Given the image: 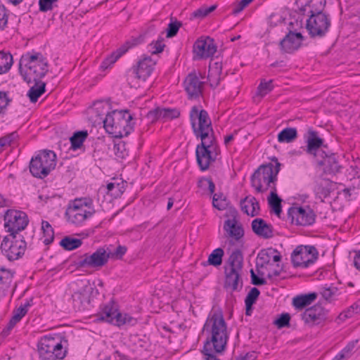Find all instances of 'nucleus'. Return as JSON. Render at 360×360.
Masks as SVG:
<instances>
[{
  "instance_id": "f257e3e1",
  "label": "nucleus",
  "mask_w": 360,
  "mask_h": 360,
  "mask_svg": "<svg viewBox=\"0 0 360 360\" xmlns=\"http://www.w3.org/2000/svg\"><path fill=\"white\" fill-rule=\"evenodd\" d=\"M271 160L275 162V165L271 162L260 165L252 174L250 181L252 186L257 193H263L270 189L269 205L272 211L277 216H280L282 212V200L277 194L276 181L281 164L276 157H273Z\"/></svg>"
},
{
  "instance_id": "f03ea898",
  "label": "nucleus",
  "mask_w": 360,
  "mask_h": 360,
  "mask_svg": "<svg viewBox=\"0 0 360 360\" xmlns=\"http://www.w3.org/2000/svg\"><path fill=\"white\" fill-rule=\"evenodd\" d=\"M203 330L207 333L202 353L205 360H220L217 355L226 350L229 334L227 325L221 311H214L206 321Z\"/></svg>"
},
{
  "instance_id": "7ed1b4c3",
  "label": "nucleus",
  "mask_w": 360,
  "mask_h": 360,
  "mask_svg": "<svg viewBox=\"0 0 360 360\" xmlns=\"http://www.w3.org/2000/svg\"><path fill=\"white\" fill-rule=\"evenodd\" d=\"M19 72L27 84L41 80L49 71L46 58L39 52H27L19 61Z\"/></svg>"
},
{
  "instance_id": "20e7f679",
  "label": "nucleus",
  "mask_w": 360,
  "mask_h": 360,
  "mask_svg": "<svg viewBox=\"0 0 360 360\" xmlns=\"http://www.w3.org/2000/svg\"><path fill=\"white\" fill-rule=\"evenodd\" d=\"M134 115L127 109L115 110L105 117L104 128L115 138H122L131 134L134 129Z\"/></svg>"
},
{
  "instance_id": "39448f33",
  "label": "nucleus",
  "mask_w": 360,
  "mask_h": 360,
  "mask_svg": "<svg viewBox=\"0 0 360 360\" xmlns=\"http://www.w3.org/2000/svg\"><path fill=\"white\" fill-rule=\"evenodd\" d=\"M228 266L224 267V288L226 291L240 292L243 285L241 271L243 267V255L240 250H234L227 260Z\"/></svg>"
},
{
  "instance_id": "423d86ee",
  "label": "nucleus",
  "mask_w": 360,
  "mask_h": 360,
  "mask_svg": "<svg viewBox=\"0 0 360 360\" xmlns=\"http://www.w3.org/2000/svg\"><path fill=\"white\" fill-rule=\"evenodd\" d=\"M37 352L40 360H63L68 349L59 337L45 335L37 342Z\"/></svg>"
},
{
  "instance_id": "0eeeda50",
  "label": "nucleus",
  "mask_w": 360,
  "mask_h": 360,
  "mask_svg": "<svg viewBox=\"0 0 360 360\" xmlns=\"http://www.w3.org/2000/svg\"><path fill=\"white\" fill-rule=\"evenodd\" d=\"M56 155L53 150L39 151L30 162V172L36 178L43 179L55 169Z\"/></svg>"
},
{
  "instance_id": "6e6552de",
  "label": "nucleus",
  "mask_w": 360,
  "mask_h": 360,
  "mask_svg": "<svg viewBox=\"0 0 360 360\" xmlns=\"http://www.w3.org/2000/svg\"><path fill=\"white\" fill-rule=\"evenodd\" d=\"M97 321H105L118 327L124 324L134 326L137 322L131 315L120 312L118 305L113 300L101 305L100 311L97 314Z\"/></svg>"
},
{
  "instance_id": "1a4fd4ad",
  "label": "nucleus",
  "mask_w": 360,
  "mask_h": 360,
  "mask_svg": "<svg viewBox=\"0 0 360 360\" xmlns=\"http://www.w3.org/2000/svg\"><path fill=\"white\" fill-rule=\"evenodd\" d=\"M27 243L22 235L6 236L1 243L2 254L9 261H15L22 257Z\"/></svg>"
},
{
  "instance_id": "9d476101",
  "label": "nucleus",
  "mask_w": 360,
  "mask_h": 360,
  "mask_svg": "<svg viewBox=\"0 0 360 360\" xmlns=\"http://www.w3.org/2000/svg\"><path fill=\"white\" fill-rule=\"evenodd\" d=\"M319 252L313 245H298L291 254V262L295 268H307L318 259Z\"/></svg>"
},
{
  "instance_id": "9b49d317",
  "label": "nucleus",
  "mask_w": 360,
  "mask_h": 360,
  "mask_svg": "<svg viewBox=\"0 0 360 360\" xmlns=\"http://www.w3.org/2000/svg\"><path fill=\"white\" fill-rule=\"evenodd\" d=\"M331 25L330 18L326 13L311 14L307 20L306 28L311 38L324 37Z\"/></svg>"
},
{
  "instance_id": "f8f14e48",
  "label": "nucleus",
  "mask_w": 360,
  "mask_h": 360,
  "mask_svg": "<svg viewBox=\"0 0 360 360\" xmlns=\"http://www.w3.org/2000/svg\"><path fill=\"white\" fill-rule=\"evenodd\" d=\"M4 220V229L8 235H20L19 232L24 230L29 223L27 214L16 210H7Z\"/></svg>"
},
{
  "instance_id": "ddd939ff",
  "label": "nucleus",
  "mask_w": 360,
  "mask_h": 360,
  "mask_svg": "<svg viewBox=\"0 0 360 360\" xmlns=\"http://www.w3.org/2000/svg\"><path fill=\"white\" fill-rule=\"evenodd\" d=\"M109 259L107 250L104 247H100L92 254H84L76 263V266L77 268L99 269L108 262Z\"/></svg>"
},
{
  "instance_id": "4468645a",
  "label": "nucleus",
  "mask_w": 360,
  "mask_h": 360,
  "mask_svg": "<svg viewBox=\"0 0 360 360\" xmlns=\"http://www.w3.org/2000/svg\"><path fill=\"white\" fill-rule=\"evenodd\" d=\"M204 79L205 77L200 72L195 70H193L187 75L184 81V87L188 99H197L202 95L205 86Z\"/></svg>"
},
{
  "instance_id": "2eb2a0df",
  "label": "nucleus",
  "mask_w": 360,
  "mask_h": 360,
  "mask_svg": "<svg viewBox=\"0 0 360 360\" xmlns=\"http://www.w3.org/2000/svg\"><path fill=\"white\" fill-rule=\"evenodd\" d=\"M317 167L322 168L326 174L335 175L341 172L342 167L338 161V155L328 150L323 155H318V158L313 160Z\"/></svg>"
},
{
  "instance_id": "dca6fc26",
  "label": "nucleus",
  "mask_w": 360,
  "mask_h": 360,
  "mask_svg": "<svg viewBox=\"0 0 360 360\" xmlns=\"http://www.w3.org/2000/svg\"><path fill=\"white\" fill-rule=\"evenodd\" d=\"M316 214L309 207H291L288 211V218L292 224L298 226H310L316 220Z\"/></svg>"
},
{
  "instance_id": "f3484780",
  "label": "nucleus",
  "mask_w": 360,
  "mask_h": 360,
  "mask_svg": "<svg viewBox=\"0 0 360 360\" xmlns=\"http://www.w3.org/2000/svg\"><path fill=\"white\" fill-rule=\"evenodd\" d=\"M304 137L307 143L305 151L313 157V160L318 158V155H323L328 149V146L323 143V139L320 138L318 132L312 128H309Z\"/></svg>"
},
{
  "instance_id": "a211bd4d",
  "label": "nucleus",
  "mask_w": 360,
  "mask_h": 360,
  "mask_svg": "<svg viewBox=\"0 0 360 360\" xmlns=\"http://www.w3.org/2000/svg\"><path fill=\"white\" fill-rule=\"evenodd\" d=\"M217 51V46L212 38L207 37L198 39L193 46V60L212 57Z\"/></svg>"
},
{
  "instance_id": "6ab92c4d",
  "label": "nucleus",
  "mask_w": 360,
  "mask_h": 360,
  "mask_svg": "<svg viewBox=\"0 0 360 360\" xmlns=\"http://www.w3.org/2000/svg\"><path fill=\"white\" fill-rule=\"evenodd\" d=\"M156 62L150 56H143L129 70L130 77L145 82L154 70Z\"/></svg>"
},
{
  "instance_id": "aec40b11",
  "label": "nucleus",
  "mask_w": 360,
  "mask_h": 360,
  "mask_svg": "<svg viewBox=\"0 0 360 360\" xmlns=\"http://www.w3.org/2000/svg\"><path fill=\"white\" fill-rule=\"evenodd\" d=\"M110 105L103 101H96L89 110V120L95 127L103 124L105 126V117L110 115Z\"/></svg>"
},
{
  "instance_id": "412c9836",
  "label": "nucleus",
  "mask_w": 360,
  "mask_h": 360,
  "mask_svg": "<svg viewBox=\"0 0 360 360\" xmlns=\"http://www.w3.org/2000/svg\"><path fill=\"white\" fill-rule=\"evenodd\" d=\"M328 311L321 305L316 304L305 309L302 314V319L305 323L316 326L323 323L327 319Z\"/></svg>"
},
{
  "instance_id": "4be33fe9",
  "label": "nucleus",
  "mask_w": 360,
  "mask_h": 360,
  "mask_svg": "<svg viewBox=\"0 0 360 360\" xmlns=\"http://www.w3.org/2000/svg\"><path fill=\"white\" fill-rule=\"evenodd\" d=\"M141 41V37H132L126 41L120 48L108 56L101 64V68L107 69L114 64L122 56L126 53L129 49L139 44Z\"/></svg>"
},
{
  "instance_id": "5701e85b",
  "label": "nucleus",
  "mask_w": 360,
  "mask_h": 360,
  "mask_svg": "<svg viewBox=\"0 0 360 360\" xmlns=\"http://www.w3.org/2000/svg\"><path fill=\"white\" fill-rule=\"evenodd\" d=\"M304 40V37L300 32L289 31L285 37L280 41L279 45L282 51L292 53L298 50Z\"/></svg>"
},
{
  "instance_id": "b1692460",
  "label": "nucleus",
  "mask_w": 360,
  "mask_h": 360,
  "mask_svg": "<svg viewBox=\"0 0 360 360\" xmlns=\"http://www.w3.org/2000/svg\"><path fill=\"white\" fill-rule=\"evenodd\" d=\"M326 0H296L295 4L302 15L323 13Z\"/></svg>"
},
{
  "instance_id": "393cba45",
  "label": "nucleus",
  "mask_w": 360,
  "mask_h": 360,
  "mask_svg": "<svg viewBox=\"0 0 360 360\" xmlns=\"http://www.w3.org/2000/svg\"><path fill=\"white\" fill-rule=\"evenodd\" d=\"M200 106L193 105L189 113V119L191 124V128H197L198 127H209L212 124L211 120L209 117L208 112L201 109Z\"/></svg>"
},
{
  "instance_id": "a878e982",
  "label": "nucleus",
  "mask_w": 360,
  "mask_h": 360,
  "mask_svg": "<svg viewBox=\"0 0 360 360\" xmlns=\"http://www.w3.org/2000/svg\"><path fill=\"white\" fill-rule=\"evenodd\" d=\"M180 110L177 108L158 107L150 110L147 114V117L153 122L160 119L166 120L176 119L180 116Z\"/></svg>"
},
{
  "instance_id": "bb28decb",
  "label": "nucleus",
  "mask_w": 360,
  "mask_h": 360,
  "mask_svg": "<svg viewBox=\"0 0 360 360\" xmlns=\"http://www.w3.org/2000/svg\"><path fill=\"white\" fill-rule=\"evenodd\" d=\"M213 152L214 150L206 148L204 145L202 146L196 147V160L202 171L207 170L210 163L215 161L216 158L212 156Z\"/></svg>"
},
{
  "instance_id": "cd10ccee",
  "label": "nucleus",
  "mask_w": 360,
  "mask_h": 360,
  "mask_svg": "<svg viewBox=\"0 0 360 360\" xmlns=\"http://www.w3.org/2000/svg\"><path fill=\"white\" fill-rule=\"evenodd\" d=\"M252 229L257 236L263 238H271L274 236L273 226L262 218H256L252 221Z\"/></svg>"
},
{
  "instance_id": "c85d7f7f",
  "label": "nucleus",
  "mask_w": 360,
  "mask_h": 360,
  "mask_svg": "<svg viewBox=\"0 0 360 360\" xmlns=\"http://www.w3.org/2000/svg\"><path fill=\"white\" fill-rule=\"evenodd\" d=\"M95 210L94 208L86 210H76V209H67L65 215L68 217V221L74 224H80L84 222L87 218L91 217Z\"/></svg>"
},
{
  "instance_id": "c756f323",
  "label": "nucleus",
  "mask_w": 360,
  "mask_h": 360,
  "mask_svg": "<svg viewBox=\"0 0 360 360\" xmlns=\"http://www.w3.org/2000/svg\"><path fill=\"white\" fill-rule=\"evenodd\" d=\"M224 229L229 237L238 241L244 236V230L236 218L227 219L224 221Z\"/></svg>"
},
{
  "instance_id": "7c9ffc66",
  "label": "nucleus",
  "mask_w": 360,
  "mask_h": 360,
  "mask_svg": "<svg viewBox=\"0 0 360 360\" xmlns=\"http://www.w3.org/2000/svg\"><path fill=\"white\" fill-rule=\"evenodd\" d=\"M317 297L316 292L300 295L292 299V305L297 309H302L311 304Z\"/></svg>"
},
{
  "instance_id": "2f4dec72",
  "label": "nucleus",
  "mask_w": 360,
  "mask_h": 360,
  "mask_svg": "<svg viewBox=\"0 0 360 360\" xmlns=\"http://www.w3.org/2000/svg\"><path fill=\"white\" fill-rule=\"evenodd\" d=\"M73 305L77 310H84L89 304L90 300L86 292L77 291L72 295Z\"/></svg>"
},
{
  "instance_id": "473e14b6",
  "label": "nucleus",
  "mask_w": 360,
  "mask_h": 360,
  "mask_svg": "<svg viewBox=\"0 0 360 360\" xmlns=\"http://www.w3.org/2000/svg\"><path fill=\"white\" fill-rule=\"evenodd\" d=\"M34 85L32 86L27 91V96L30 98V102L36 103L39 98L44 94L46 91V83L41 80L34 82Z\"/></svg>"
},
{
  "instance_id": "72a5a7b5",
  "label": "nucleus",
  "mask_w": 360,
  "mask_h": 360,
  "mask_svg": "<svg viewBox=\"0 0 360 360\" xmlns=\"http://www.w3.org/2000/svg\"><path fill=\"white\" fill-rule=\"evenodd\" d=\"M222 72L221 63L216 62L213 64L212 67H210L208 79L210 82V86L212 88H216L219 84L221 77L220 75Z\"/></svg>"
},
{
  "instance_id": "f704fd0d",
  "label": "nucleus",
  "mask_w": 360,
  "mask_h": 360,
  "mask_svg": "<svg viewBox=\"0 0 360 360\" xmlns=\"http://www.w3.org/2000/svg\"><path fill=\"white\" fill-rule=\"evenodd\" d=\"M224 255V251L221 248H216L210 253L207 260L202 262V264L204 266L211 265L215 267H218L222 264Z\"/></svg>"
},
{
  "instance_id": "c9c22d12",
  "label": "nucleus",
  "mask_w": 360,
  "mask_h": 360,
  "mask_svg": "<svg viewBox=\"0 0 360 360\" xmlns=\"http://www.w3.org/2000/svg\"><path fill=\"white\" fill-rule=\"evenodd\" d=\"M275 252H276V250L274 248L262 250L257 257V269L264 268L266 265L269 264L271 260V256H273V254Z\"/></svg>"
},
{
  "instance_id": "e433bc0d",
  "label": "nucleus",
  "mask_w": 360,
  "mask_h": 360,
  "mask_svg": "<svg viewBox=\"0 0 360 360\" xmlns=\"http://www.w3.org/2000/svg\"><path fill=\"white\" fill-rule=\"evenodd\" d=\"M88 137V132L86 130L77 131L73 133L72 136L70 138V149L76 150L81 148L83 143Z\"/></svg>"
},
{
  "instance_id": "4c0bfd02",
  "label": "nucleus",
  "mask_w": 360,
  "mask_h": 360,
  "mask_svg": "<svg viewBox=\"0 0 360 360\" xmlns=\"http://www.w3.org/2000/svg\"><path fill=\"white\" fill-rule=\"evenodd\" d=\"M298 136L296 128L287 127L281 130L277 136L278 141L280 143H291Z\"/></svg>"
},
{
  "instance_id": "58836bf2",
  "label": "nucleus",
  "mask_w": 360,
  "mask_h": 360,
  "mask_svg": "<svg viewBox=\"0 0 360 360\" xmlns=\"http://www.w3.org/2000/svg\"><path fill=\"white\" fill-rule=\"evenodd\" d=\"M59 245L65 250L71 251L79 248L82 245V240L79 238L67 236L60 241Z\"/></svg>"
},
{
  "instance_id": "ea45409f",
  "label": "nucleus",
  "mask_w": 360,
  "mask_h": 360,
  "mask_svg": "<svg viewBox=\"0 0 360 360\" xmlns=\"http://www.w3.org/2000/svg\"><path fill=\"white\" fill-rule=\"evenodd\" d=\"M26 314V310L23 308L18 307L17 309L14 310L13 316L11 317L6 328L3 330L2 333L5 335L8 334L16 323H18Z\"/></svg>"
},
{
  "instance_id": "a19ab883",
  "label": "nucleus",
  "mask_w": 360,
  "mask_h": 360,
  "mask_svg": "<svg viewBox=\"0 0 360 360\" xmlns=\"http://www.w3.org/2000/svg\"><path fill=\"white\" fill-rule=\"evenodd\" d=\"M126 183L123 181L118 183L110 182L106 186L108 193L115 198L122 195L125 190Z\"/></svg>"
},
{
  "instance_id": "79ce46f5",
  "label": "nucleus",
  "mask_w": 360,
  "mask_h": 360,
  "mask_svg": "<svg viewBox=\"0 0 360 360\" xmlns=\"http://www.w3.org/2000/svg\"><path fill=\"white\" fill-rule=\"evenodd\" d=\"M13 63V56L9 52L0 51V75L7 72Z\"/></svg>"
},
{
  "instance_id": "37998d69",
  "label": "nucleus",
  "mask_w": 360,
  "mask_h": 360,
  "mask_svg": "<svg viewBox=\"0 0 360 360\" xmlns=\"http://www.w3.org/2000/svg\"><path fill=\"white\" fill-rule=\"evenodd\" d=\"M207 127H198L197 128L192 129L193 134L197 138H200L201 139V143L198 144L197 146H205V139H207L209 136H210V132H213V129L212 124L209 125L207 129Z\"/></svg>"
},
{
  "instance_id": "c03bdc74",
  "label": "nucleus",
  "mask_w": 360,
  "mask_h": 360,
  "mask_svg": "<svg viewBox=\"0 0 360 360\" xmlns=\"http://www.w3.org/2000/svg\"><path fill=\"white\" fill-rule=\"evenodd\" d=\"M84 207L94 208L93 200L89 198H77L70 203L68 209L84 210Z\"/></svg>"
},
{
  "instance_id": "a18cd8bd",
  "label": "nucleus",
  "mask_w": 360,
  "mask_h": 360,
  "mask_svg": "<svg viewBox=\"0 0 360 360\" xmlns=\"http://www.w3.org/2000/svg\"><path fill=\"white\" fill-rule=\"evenodd\" d=\"M216 4L210 6H202L191 13V18L202 19L217 8Z\"/></svg>"
},
{
  "instance_id": "49530a36",
  "label": "nucleus",
  "mask_w": 360,
  "mask_h": 360,
  "mask_svg": "<svg viewBox=\"0 0 360 360\" xmlns=\"http://www.w3.org/2000/svg\"><path fill=\"white\" fill-rule=\"evenodd\" d=\"M113 150L116 157L119 159H124L129 155V150L127 144L123 141H120L114 144Z\"/></svg>"
},
{
  "instance_id": "de8ad7c7",
  "label": "nucleus",
  "mask_w": 360,
  "mask_h": 360,
  "mask_svg": "<svg viewBox=\"0 0 360 360\" xmlns=\"http://www.w3.org/2000/svg\"><path fill=\"white\" fill-rule=\"evenodd\" d=\"M272 83V79H270L269 81L262 79L260 84L257 87V94L261 96H264L265 95L271 92L274 89V85Z\"/></svg>"
},
{
  "instance_id": "09e8293b",
  "label": "nucleus",
  "mask_w": 360,
  "mask_h": 360,
  "mask_svg": "<svg viewBox=\"0 0 360 360\" xmlns=\"http://www.w3.org/2000/svg\"><path fill=\"white\" fill-rule=\"evenodd\" d=\"M165 46L164 39L160 37L158 40L153 41L149 44V51L152 54H158L163 51Z\"/></svg>"
},
{
  "instance_id": "8fccbe9b",
  "label": "nucleus",
  "mask_w": 360,
  "mask_h": 360,
  "mask_svg": "<svg viewBox=\"0 0 360 360\" xmlns=\"http://www.w3.org/2000/svg\"><path fill=\"white\" fill-rule=\"evenodd\" d=\"M316 197L323 201V199L328 197L330 193V189L322 184H316L314 187Z\"/></svg>"
},
{
  "instance_id": "3c124183",
  "label": "nucleus",
  "mask_w": 360,
  "mask_h": 360,
  "mask_svg": "<svg viewBox=\"0 0 360 360\" xmlns=\"http://www.w3.org/2000/svg\"><path fill=\"white\" fill-rule=\"evenodd\" d=\"M212 205L219 210H223L226 209L227 206V201L223 194L214 193L212 197Z\"/></svg>"
},
{
  "instance_id": "603ef678",
  "label": "nucleus",
  "mask_w": 360,
  "mask_h": 360,
  "mask_svg": "<svg viewBox=\"0 0 360 360\" xmlns=\"http://www.w3.org/2000/svg\"><path fill=\"white\" fill-rule=\"evenodd\" d=\"M18 134L16 131L11 132L2 137H0V153L4 150L6 146H10L17 138Z\"/></svg>"
},
{
  "instance_id": "864d4df0",
  "label": "nucleus",
  "mask_w": 360,
  "mask_h": 360,
  "mask_svg": "<svg viewBox=\"0 0 360 360\" xmlns=\"http://www.w3.org/2000/svg\"><path fill=\"white\" fill-rule=\"evenodd\" d=\"M338 291V290L336 287L327 286L326 285L321 288L320 293L326 300L330 301L337 294Z\"/></svg>"
},
{
  "instance_id": "5fc2aeb1",
  "label": "nucleus",
  "mask_w": 360,
  "mask_h": 360,
  "mask_svg": "<svg viewBox=\"0 0 360 360\" xmlns=\"http://www.w3.org/2000/svg\"><path fill=\"white\" fill-rule=\"evenodd\" d=\"M290 314L288 313H283L274 321V323L278 328H283L290 326Z\"/></svg>"
},
{
  "instance_id": "6e6d98bb",
  "label": "nucleus",
  "mask_w": 360,
  "mask_h": 360,
  "mask_svg": "<svg viewBox=\"0 0 360 360\" xmlns=\"http://www.w3.org/2000/svg\"><path fill=\"white\" fill-rule=\"evenodd\" d=\"M257 272L259 276L255 274L252 269L250 271L252 284L257 286L266 284V281L261 277L264 275V273L261 272L259 269H257Z\"/></svg>"
},
{
  "instance_id": "4d7b16f0",
  "label": "nucleus",
  "mask_w": 360,
  "mask_h": 360,
  "mask_svg": "<svg viewBox=\"0 0 360 360\" xmlns=\"http://www.w3.org/2000/svg\"><path fill=\"white\" fill-rule=\"evenodd\" d=\"M253 1L254 0H240V1H235L232 4L233 8L231 11V14L233 15H238Z\"/></svg>"
},
{
  "instance_id": "13d9d810",
  "label": "nucleus",
  "mask_w": 360,
  "mask_h": 360,
  "mask_svg": "<svg viewBox=\"0 0 360 360\" xmlns=\"http://www.w3.org/2000/svg\"><path fill=\"white\" fill-rule=\"evenodd\" d=\"M127 251V246L119 245L113 252L108 251V254H109L110 258L122 259Z\"/></svg>"
},
{
  "instance_id": "bf43d9fd",
  "label": "nucleus",
  "mask_w": 360,
  "mask_h": 360,
  "mask_svg": "<svg viewBox=\"0 0 360 360\" xmlns=\"http://www.w3.org/2000/svg\"><path fill=\"white\" fill-rule=\"evenodd\" d=\"M181 25V22L178 20L169 23L167 29V37L171 38L176 36Z\"/></svg>"
},
{
  "instance_id": "052dcab7",
  "label": "nucleus",
  "mask_w": 360,
  "mask_h": 360,
  "mask_svg": "<svg viewBox=\"0 0 360 360\" xmlns=\"http://www.w3.org/2000/svg\"><path fill=\"white\" fill-rule=\"evenodd\" d=\"M58 0H39V10L41 12H47L53 8V4Z\"/></svg>"
},
{
  "instance_id": "680f3d73",
  "label": "nucleus",
  "mask_w": 360,
  "mask_h": 360,
  "mask_svg": "<svg viewBox=\"0 0 360 360\" xmlns=\"http://www.w3.org/2000/svg\"><path fill=\"white\" fill-rule=\"evenodd\" d=\"M260 292L257 288H252L248 293L245 303L255 304L259 296Z\"/></svg>"
},
{
  "instance_id": "e2e57ef3",
  "label": "nucleus",
  "mask_w": 360,
  "mask_h": 360,
  "mask_svg": "<svg viewBox=\"0 0 360 360\" xmlns=\"http://www.w3.org/2000/svg\"><path fill=\"white\" fill-rule=\"evenodd\" d=\"M6 11V7L0 4V31L4 30L8 24V16Z\"/></svg>"
},
{
  "instance_id": "0e129e2a",
  "label": "nucleus",
  "mask_w": 360,
  "mask_h": 360,
  "mask_svg": "<svg viewBox=\"0 0 360 360\" xmlns=\"http://www.w3.org/2000/svg\"><path fill=\"white\" fill-rule=\"evenodd\" d=\"M11 101L8 97V94L5 91H0V115L4 112V110L7 108Z\"/></svg>"
},
{
  "instance_id": "69168bd1",
  "label": "nucleus",
  "mask_w": 360,
  "mask_h": 360,
  "mask_svg": "<svg viewBox=\"0 0 360 360\" xmlns=\"http://www.w3.org/2000/svg\"><path fill=\"white\" fill-rule=\"evenodd\" d=\"M250 199H251V203H250L251 209H250V212L249 213V216L255 217V216L258 215L259 213V203L257 200V199L253 196H251Z\"/></svg>"
},
{
  "instance_id": "338daca9",
  "label": "nucleus",
  "mask_w": 360,
  "mask_h": 360,
  "mask_svg": "<svg viewBox=\"0 0 360 360\" xmlns=\"http://www.w3.org/2000/svg\"><path fill=\"white\" fill-rule=\"evenodd\" d=\"M251 196H246L245 198L240 200V205L241 210L249 216V213L250 212V203H251Z\"/></svg>"
},
{
  "instance_id": "774afa93",
  "label": "nucleus",
  "mask_w": 360,
  "mask_h": 360,
  "mask_svg": "<svg viewBox=\"0 0 360 360\" xmlns=\"http://www.w3.org/2000/svg\"><path fill=\"white\" fill-rule=\"evenodd\" d=\"M45 239L44 243L46 245H50L54 240V231L53 229H49L46 230H42Z\"/></svg>"
}]
</instances>
